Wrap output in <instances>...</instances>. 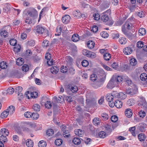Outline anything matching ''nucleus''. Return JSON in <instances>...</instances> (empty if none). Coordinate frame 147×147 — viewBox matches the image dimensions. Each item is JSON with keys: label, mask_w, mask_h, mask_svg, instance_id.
Segmentation results:
<instances>
[{"label": "nucleus", "mask_w": 147, "mask_h": 147, "mask_svg": "<svg viewBox=\"0 0 147 147\" xmlns=\"http://www.w3.org/2000/svg\"><path fill=\"white\" fill-rule=\"evenodd\" d=\"M123 78L121 76L117 74H114L108 84L107 87L109 89H112L118 84V82H121Z\"/></svg>", "instance_id": "1"}, {"label": "nucleus", "mask_w": 147, "mask_h": 147, "mask_svg": "<svg viewBox=\"0 0 147 147\" xmlns=\"http://www.w3.org/2000/svg\"><path fill=\"white\" fill-rule=\"evenodd\" d=\"M129 20H127L122 27V31L123 33L127 37L129 38L132 36V34L127 31L126 29L129 30L132 29L133 27V23L128 22Z\"/></svg>", "instance_id": "2"}, {"label": "nucleus", "mask_w": 147, "mask_h": 147, "mask_svg": "<svg viewBox=\"0 0 147 147\" xmlns=\"http://www.w3.org/2000/svg\"><path fill=\"white\" fill-rule=\"evenodd\" d=\"M24 13L27 16H28L32 17L36 16L37 12L36 10L34 8H31L28 10H25Z\"/></svg>", "instance_id": "3"}, {"label": "nucleus", "mask_w": 147, "mask_h": 147, "mask_svg": "<svg viewBox=\"0 0 147 147\" xmlns=\"http://www.w3.org/2000/svg\"><path fill=\"white\" fill-rule=\"evenodd\" d=\"M101 19L103 22H107L108 25H112L113 23L110 22L108 15L106 14V12L102 13L101 17Z\"/></svg>", "instance_id": "4"}, {"label": "nucleus", "mask_w": 147, "mask_h": 147, "mask_svg": "<svg viewBox=\"0 0 147 147\" xmlns=\"http://www.w3.org/2000/svg\"><path fill=\"white\" fill-rule=\"evenodd\" d=\"M36 32L38 34H45L48 31L45 27L38 25L36 26Z\"/></svg>", "instance_id": "5"}, {"label": "nucleus", "mask_w": 147, "mask_h": 147, "mask_svg": "<svg viewBox=\"0 0 147 147\" xmlns=\"http://www.w3.org/2000/svg\"><path fill=\"white\" fill-rule=\"evenodd\" d=\"M26 94L28 98L29 99L31 98H36L38 96V93L36 92H32L28 91L26 93Z\"/></svg>", "instance_id": "6"}, {"label": "nucleus", "mask_w": 147, "mask_h": 147, "mask_svg": "<svg viewBox=\"0 0 147 147\" xmlns=\"http://www.w3.org/2000/svg\"><path fill=\"white\" fill-rule=\"evenodd\" d=\"M62 131L63 132V134L65 137L67 138L69 135L68 129L65 125H63L61 127Z\"/></svg>", "instance_id": "7"}, {"label": "nucleus", "mask_w": 147, "mask_h": 147, "mask_svg": "<svg viewBox=\"0 0 147 147\" xmlns=\"http://www.w3.org/2000/svg\"><path fill=\"white\" fill-rule=\"evenodd\" d=\"M139 106L144 109H147V103L144 99L140 100L139 103Z\"/></svg>", "instance_id": "8"}, {"label": "nucleus", "mask_w": 147, "mask_h": 147, "mask_svg": "<svg viewBox=\"0 0 147 147\" xmlns=\"http://www.w3.org/2000/svg\"><path fill=\"white\" fill-rule=\"evenodd\" d=\"M146 128H147V125L144 123L140 124L138 126V129L141 132L144 131Z\"/></svg>", "instance_id": "9"}, {"label": "nucleus", "mask_w": 147, "mask_h": 147, "mask_svg": "<svg viewBox=\"0 0 147 147\" xmlns=\"http://www.w3.org/2000/svg\"><path fill=\"white\" fill-rule=\"evenodd\" d=\"M71 19L70 17L68 15H65L62 18V21L63 23L65 24L69 22Z\"/></svg>", "instance_id": "10"}, {"label": "nucleus", "mask_w": 147, "mask_h": 147, "mask_svg": "<svg viewBox=\"0 0 147 147\" xmlns=\"http://www.w3.org/2000/svg\"><path fill=\"white\" fill-rule=\"evenodd\" d=\"M125 115L128 118H130L132 117L133 113L131 110L130 109H127L125 111Z\"/></svg>", "instance_id": "11"}, {"label": "nucleus", "mask_w": 147, "mask_h": 147, "mask_svg": "<svg viewBox=\"0 0 147 147\" xmlns=\"http://www.w3.org/2000/svg\"><path fill=\"white\" fill-rule=\"evenodd\" d=\"M0 36L2 37L5 38L8 36V33L7 31L3 29L0 30Z\"/></svg>", "instance_id": "12"}, {"label": "nucleus", "mask_w": 147, "mask_h": 147, "mask_svg": "<svg viewBox=\"0 0 147 147\" xmlns=\"http://www.w3.org/2000/svg\"><path fill=\"white\" fill-rule=\"evenodd\" d=\"M23 125L21 127V128L24 131L28 130V127L29 125V123L28 122H23L22 123Z\"/></svg>", "instance_id": "13"}, {"label": "nucleus", "mask_w": 147, "mask_h": 147, "mask_svg": "<svg viewBox=\"0 0 147 147\" xmlns=\"http://www.w3.org/2000/svg\"><path fill=\"white\" fill-rule=\"evenodd\" d=\"M9 132L8 130L6 128H2L0 131V134L5 136H8Z\"/></svg>", "instance_id": "14"}, {"label": "nucleus", "mask_w": 147, "mask_h": 147, "mask_svg": "<svg viewBox=\"0 0 147 147\" xmlns=\"http://www.w3.org/2000/svg\"><path fill=\"white\" fill-rule=\"evenodd\" d=\"M6 110L8 112L9 114L11 115L14 113L15 111V107L11 105L9 106Z\"/></svg>", "instance_id": "15"}, {"label": "nucleus", "mask_w": 147, "mask_h": 147, "mask_svg": "<svg viewBox=\"0 0 147 147\" xmlns=\"http://www.w3.org/2000/svg\"><path fill=\"white\" fill-rule=\"evenodd\" d=\"M114 105L117 108H120L122 106V102L120 100L116 99L115 100Z\"/></svg>", "instance_id": "16"}, {"label": "nucleus", "mask_w": 147, "mask_h": 147, "mask_svg": "<svg viewBox=\"0 0 147 147\" xmlns=\"http://www.w3.org/2000/svg\"><path fill=\"white\" fill-rule=\"evenodd\" d=\"M132 52V50L131 48L127 47L123 49V52L125 54L128 55L131 54Z\"/></svg>", "instance_id": "17"}, {"label": "nucleus", "mask_w": 147, "mask_h": 147, "mask_svg": "<svg viewBox=\"0 0 147 147\" xmlns=\"http://www.w3.org/2000/svg\"><path fill=\"white\" fill-rule=\"evenodd\" d=\"M95 42L92 40H89L87 43V46L89 49H92L94 47Z\"/></svg>", "instance_id": "18"}, {"label": "nucleus", "mask_w": 147, "mask_h": 147, "mask_svg": "<svg viewBox=\"0 0 147 147\" xmlns=\"http://www.w3.org/2000/svg\"><path fill=\"white\" fill-rule=\"evenodd\" d=\"M113 97L111 94H108L106 96V99L108 102H111L113 101Z\"/></svg>", "instance_id": "19"}, {"label": "nucleus", "mask_w": 147, "mask_h": 147, "mask_svg": "<svg viewBox=\"0 0 147 147\" xmlns=\"http://www.w3.org/2000/svg\"><path fill=\"white\" fill-rule=\"evenodd\" d=\"M75 133L79 136L82 137L84 134V131L80 129L75 130Z\"/></svg>", "instance_id": "20"}, {"label": "nucleus", "mask_w": 147, "mask_h": 147, "mask_svg": "<svg viewBox=\"0 0 147 147\" xmlns=\"http://www.w3.org/2000/svg\"><path fill=\"white\" fill-rule=\"evenodd\" d=\"M72 40L74 42H77L79 40V36L77 34H74L71 38Z\"/></svg>", "instance_id": "21"}, {"label": "nucleus", "mask_w": 147, "mask_h": 147, "mask_svg": "<svg viewBox=\"0 0 147 147\" xmlns=\"http://www.w3.org/2000/svg\"><path fill=\"white\" fill-rule=\"evenodd\" d=\"M106 75L102 71V73L100 74L99 76V80L100 82L104 81L105 79Z\"/></svg>", "instance_id": "22"}, {"label": "nucleus", "mask_w": 147, "mask_h": 147, "mask_svg": "<svg viewBox=\"0 0 147 147\" xmlns=\"http://www.w3.org/2000/svg\"><path fill=\"white\" fill-rule=\"evenodd\" d=\"M146 138V136L144 134H141L138 135V138L139 140L141 142L144 141L145 140Z\"/></svg>", "instance_id": "23"}, {"label": "nucleus", "mask_w": 147, "mask_h": 147, "mask_svg": "<svg viewBox=\"0 0 147 147\" xmlns=\"http://www.w3.org/2000/svg\"><path fill=\"white\" fill-rule=\"evenodd\" d=\"M24 63V59L22 58H18L16 60V64L19 66L22 65Z\"/></svg>", "instance_id": "24"}, {"label": "nucleus", "mask_w": 147, "mask_h": 147, "mask_svg": "<svg viewBox=\"0 0 147 147\" xmlns=\"http://www.w3.org/2000/svg\"><path fill=\"white\" fill-rule=\"evenodd\" d=\"M138 32L139 35H144L146 34V31L145 28H141L139 30Z\"/></svg>", "instance_id": "25"}, {"label": "nucleus", "mask_w": 147, "mask_h": 147, "mask_svg": "<svg viewBox=\"0 0 147 147\" xmlns=\"http://www.w3.org/2000/svg\"><path fill=\"white\" fill-rule=\"evenodd\" d=\"M119 42L121 44L124 45L127 42V40L125 38L122 37L119 38Z\"/></svg>", "instance_id": "26"}, {"label": "nucleus", "mask_w": 147, "mask_h": 147, "mask_svg": "<svg viewBox=\"0 0 147 147\" xmlns=\"http://www.w3.org/2000/svg\"><path fill=\"white\" fill-rule=\"evenodd\" d=\"M51 72L53 74H55L57 73L59 71L58 68L55 66L52 67L51 69Z\"/></svg>", "instance_id": "27"}, {"label": "nucleus", "mask_w": 147, "mask_h": 147, "mask_svg": "<svg viewBox=\"0 0 147 147\" xmlns=\"http://www.w3.org/2000/svg\"><path fill=\"white\" fill-rule=\"evenodd\" d=\"M9 113L6 110L2 112L1 114L0 117L1 118L3 119L6 118L8 116Z\"/></svg>", "instance_id": "28"}, {"label": "nucleus", "mask_w": 147, "mask_h": 147, "mask_svg": "<svg viewBox=\"0 0 147 147\" xmlns=\"http://www.w3.org/2000/svg\"><path fill=\"white\" fill-rule=\"evenodd\" d=\"M7 63L4 61H2L0 63V70L1 69H4L7 68Z\"/></svg>", "instance_id": "29"}, {"label": "nucleus", "mask_w": 147, "mask_h": 147, "mask_svg": "<svg viewBox=\"0 0 147 147\" xmlns=\"http://www.w3.org/2000/svg\"><path fill=\"white\" fill-rule=\"evenodd\" d=\"M47 145V143L45 141L43 140L40 141L38 143L39 147H46Z\"/></svg>", "instance_id": "30"}, {"label": "nucleus", "mask_w": 147, "mask_h": 147, "mask_svg": "<svg viewBox=\"0 0 147 147\" xmlns=\"http://www.w3.org/2000/svg\"><path fill=\"white\" fill-rule=\"evenodd\" d=\"M33 109L35 111H39L40 109V106L38 104H36L33 105Z\"/></svg>", "instance_id": "31"}, {"label": "nucleus", "mask_w": 147, "mask_h": 147, "mask_svg": "<svg viewBox=\"0 0 147 147\" xmlns=\"http://www.w3.org/2000/svg\"><path fill=\"white\" fill-rule=\"evenodd\" d=\"M140 78L142 81H145L147 79V75L146 73H142L140 75Z\"/></svg>", "instance_id": "32"}, {"label": "nucleus", "mask_w": 147, "mask_h": 147, "mask_svg": "<svg viewBox=\"0 0 147 147\" xmlns=\"http://www.w3.org/2000/svg\"><path fill=\"white\" fill-rule=\"evenodd\" d=\"M26 145L28 147H32L33 145V141L30 139H28L26 141Z\"/></svg>", "instance_id": "33"}, {"label": "nucleus", "mask_w": 147, "mask_h": 147, "mask_svg": "<svg viewBox=\"0 0 147 147\" xmlns=\"http://www.w3.org/2000/svg\"><path fill=\"white\" fill-rule=\"evenodd\" d=\"M136 127L135 126L130 127L129 129V131L131 132L132 135L134 136H136L135 133Z\"/></svg>", "instance_id": "34"}, {"label": "nucleus", "mask_w": 147, "mask_h": 147, "mask_svg": "<svg viewBox=\"0 0 147 147\" xmlns=\"http://www.w3.org/2000/svg\"><path fill=\"white\" fill-rule=\"evenodd\" d=\"M104 59L107 61L109 60L111 57V55L109 53H105L103 55Z\"/></svg>", "instance_id": "35"}, {"label": "nucleus", "mask_w": 147, "mask_h": 147, "mask_svg": "<svg viewBox=\"0 0 147 147\" xmlns=\"http://www.w3.org/2000/svg\"><path fill=\"white\" fill-rule=\"evenodd\" d=\"M7 141V138L6 136L3 135H1L0 136V142L5 143Z\"/></svg>", "instance_id": "36"}, {"label": "nucleus", "mask_w": 147, "mask_h": 147, "mask_svg": "<svg viewBox=\"0 0 147 147\" xmlns=\"http://www.w3.org/2000/svg\"><path fill=\"white\" fill-rule=\"evenodd\" d=\"M119 98L121 99H125L126 97V93L123 92L119 93Z\"/></svg>", "instance_id": "37"}, {"label": "nucleus", "mask_w": 147, "mask_h": 147, "mask_svg": "<svg viewBox=\"0 0 147 147\" xmlns=\"http://www.w3.org/2000/svg\"><path fill=\"white\" fill-rule=\"evenodd\" d=\"M124 78L126 81V82L127 83L128 85L131 86L132 84V82L131 80L127 76H125L124 77Z\"/></svg>", "instance_id": "38"}, {"label": "nucleus", "mask_w": 147, "mask_h": 147, "mask_svg": "<svg viewBox=\"0 0 147 147\" xmlns=\"http://www.w3.org/2000/svg\"><path fill=\"white\" fill-rule=\"evenodd\" d=\"M111 67L113 69L117 70L119 68V64L117 62H113L111 65Z\"/></svg>", "instance_id": "39"}, {"label": "nucleus", "mask_w": 147, "mask_h": 147, "mask_svg": "<svg viewBox=\"0 0 147 147\" xmlns=\"http://www.w3.org/2000/svg\"><path fill=\"white\" fill-rule=\"evenodd\" d=\"M73 143L76 145H79L81 143V141L80 139L77 138H75L73 140Z\"/></svg>", "instance_id": "40"}, {"label": "nucleus", "mask_w": 147, "mask_h": 147, "mask_svg": "<svg viewBox=\"0 0 147 147\" xmlns=\"http://www.w3.org/2000/svg\"><path fill=\"white\" fill-rule=\"evenodd\" d=\"M135 102V101L132 98L129 99L127 101V104L129 106L134 105Z\"/></svg>", "instance_id": "41"}, {"label": "nucleus", "mask_w": 147, "mask_h": 147, "mask_svg": "<svg viewBox=\"0 0 147 147\" xmlns=\"http://www.w3.org/2000/svg\"><path fill=\"white\" fill-rule=\"evenodd\" d=\"M130 64L132 66H134L137 63V61L136 59L133 58L131 59L130 60Z\"/></svg>", "instance_id": "42"}, {"label": "nucleus", "mask_w": 147, "mask_h": 147, "mask_svg": "<svg viewBox=\"0 0 147 147\" xmlns=\"http://www.w3.org/2000/svg\"><path fill=\"white\" fill-rule=\"evenodd\" d=\"M63 143V140L61 139H57L55 140V144L57 146H60Z\"/></svg>", "instance_id": "43"}, {"label": "nucleus", "mask_w": 147, "mask_h": 147, "mask_svg": "<svg viewBox=\"0 0 147 147\" xmlns=\"http://www.w3.org/2000/svg\"><path fill=\"white\" fill-rule=\"evenodd\" d=\"M31 118L34 120H36L39 117V115L37 113H33L32 114Z\"/></svg>", "instance_id": "44"}, {"label": "nucleus", "mask_w": 147, "mask_h": 147, "mask_svg": "<svg viewBox=\"0 0 147 147\" xmlns=\"http://www.w3.org/2000/svg\"><path fill=\"white\" fill-rule=\"evenodd\" d=\"M46 133L47 135L48 136H51L53 134L54 131L52 129H49L47 131Z\"/></svg>", "instance_id": "45"}, {"label": "nucleus", "mask_w": 147, "mask_h": 147, "mask_svg": "<svg viewBox=\"0 0 147 147\" xmlns=\"http://www.w3.org/2000/svg\"><path fill=\"white\" fill-rule=\"evenodd\" d=\"M112 94L113 98L115 99L119 98V93L117 91H113L111 93Z\"/></svg>", "instance_id": "46"}, {"label": "nucleus", "mask_w": 147, "mask_h": 147, "mask_svg": "<svg viewBox=\"0 0 147 147\" xmlns=\"http://www.w3.org/2000/svg\"><path fill=\"white\" fill-rule=\"evenodd\" d=\"M14 90L13 88L9 87L7 90V93L9 94H11L14 92Z\"/></svg>", "instance_id": "47"}, {"label": "nucleus", "mask_w": 147, "mask_h": 147, "mask_svg": "<svg viewBox=\"0 0 147 147\" xmlns=\"http://www.w3.org/2000/svg\"><path fill=\"white\" fill-rule=\"evenodd\" d=\"M100 35L102 37L104 38H107L109 36V34L106 32L103 31L100 33Z\"/></svg>", "instance_id": "48"}, {"label": "nucleus", "mask_w": 147, "mask_h": 147, "mask_svg": "<svg viewBox=\"0 0 147 147\" xmlns=\"http://www.w3.org/2000/svg\"><path fill=\"white\" fill-rule=\"evenodd\" d=\"M49 45V41L47 40H44L42 44V45L44 47H46Z\"/></svg>", "instance_id": "49"}, {"label": "nucleus", "mask_w": 147, "mask_h": 147, "mask_svg": "<svg viewBox=\"0 0 147 147\" xmlns=\"http://www.w3.org/2000/svg\"><path fill=\"white\" fill-rule=\"evenodd\" d=\"M97 78V76L94 74H92L90 76V80L92 81H94Z\"/></svg>", "instance_id": "50"}, {"label": "nucleus", "mask_w": 147, "mask_h": 147, "mask_svg": "<svg viewBox=\"0 0 147 147\" xmlns=\"http://www.w3.org/2000/svg\"><path fill=\"white\" fill-rule=\"evenodd\" d=\"M138 114L140 117L142 118L146 116L145 112L142 110L140 111L138 113Z\"/></svg>", "instance_id": "51"}, {"label": "nucleus", "mask_w": 147, "mask_h": 147, "mask_svg": "<svg viewBox=\"0 0 147 147\" xmlns=\"http://www.w3.org/2000/svg\"><path fill=\"white\" fill-rule=\"evenodd\" d=\"M45 107L47 109H50L52 107L51 102L50 101H47L45 103Z\"/></svg>", "instance_id": "52"}, {"label": "nucleus", "mask_w": 147, "mask_h": 147, "mask_svg": "<svg viewBox=\"0 0 147 147\" xmlns=\"http://www.w3.org/2000/svg\"><path fill=\"white\" fill-rule=\"evenodd\" d=\"M35 45V42L33 40H30L27 43V45L30 46H33Z\"/></svg>", "instance_id": "53"}, {"label": "nucleus", "mask_w": 147, "mask_h": 147, "mask_svg": "<svg viewBox=\"0 0 147 147\" xmlns=\"http://www.w3.org/2000/svg\"><path fill=\"white\" fill-rule=\"evenodd\" d=\"M70 90L73 93H74L77 92L78 89L77 86H74L71 87Z\"/></svg>", "instance_id": "54"}, {"label": "nucleus", "mask_w": 147, "mask_h": 147, "mask_svg": "<svg viewBox=\"0 0 147 147\" xmlns=\"http://www.w3.org/2000/svg\"><path fill=\"white\" fill-rule=\"evenodd\" d=\"M106 134L104 131H101L99 132L98 134V136L99 137L101 138H103L106 136Z\"/></svg>", "instance_id": "55"}, {"label": "nucleus", "mask_w": 147, "mask_h": 147, "mask_svg": "<svg viewBox=\"0 0 147 147\" xmlns=\"http://www.w3.org/2000/svg\"><path fill=\"white\" fill-rule=\"evenodd\" d=\"M32 113L29 112H27L24 114L25 117L26 118H30L31 117Z\"/></svg>", "instance_id": "56"}, {"label": "nucleus", "mask_w": 147, "mask_h": 147, "mask_svg": "<svg viewBox=\"0 0 147 147\" xmlns=\"http://www.w3.org/2000/svg\"><path fill=\"white\" fill-rule=\"evenodd\" d=\"M67 67L62 66L61 67L60 71L62 73H65L67 71Z\"/></svg>", "instance_id": "57"}, {"label": "nucleus", "mask_w": 147, "mask_h": 147, "mask_svg": "<svg viewBox=\"0 0 147 147\" xmlns=\"http://www.w3.org/2000/svg\"><path fill=\"white\" fill-rule=\"evenodd\" d=\"M138 93L137 89L136 88L134 89H132V90L131 91L130 95L131 96H134L136 94Z\"/></svg>", "instance_id": "58"}, {"label": "nucleus", "mask_w": 147, "mask_h": 147, "mask_svg": "<svg viewBox=\"0 0 147 147\" xmlns=\"http://www.w3.org/2000/svg\"><path fill=\"white\" fill-rule=\"evenodd\" d=\"M10 44L12 46H15L17 43V41L13 39H11L9 41Z\"/></svg>", "instance_id": "59"}, {"label": "nucleus", "mask_w": 147, "mask_h": 147, "mask_svg": "<svg viewBox=\"0 0 147 147\" xmlns=\"http://www.w3.org/2000/svg\"><path fill=\"white\" fill-rule=\"evenodd\" d=\"M22 69L23 71L26 72L29 69V67L27 65H24L22 67Z\"/></svg>", "instance_id": "60"}, {"label": "nucleus", "mask_w": 147, "mask_h": 147, "mask_svg": "<svg viewBox=\"0 0 147 147\" xmlns=\"http://www.w3.org/2000/svg\"><path fill=\"white\" fill-rule=\"evenodd\" d=\"M144 44L143 42L141 41H138L137 43V46L140 48L144 47Z\"/></svg>", "instance_id": "61"}, {"label": "nucleus", "mask_w": 147, "mask_h": 147, "mask_svg": "<svg viewBox=\"0 0 147 147\" xmlns=\"http://www.w3.org/2000/svg\"><path fill=\"white\" fill-rule=\"evenodd\" d=\"M74 15H75V16L79 17L81 16V13L79 11L77 10L74 11Z\"/></svg>", "instance_id": "62"}, {"label": "nucleus", "mask_w": 147, "mask_h": 147, "mask_svg": "<svg viewBox=\"0 0 147 147\" xmlns=\"http://www.w3.org/2000/svg\"><path fill=\"white\" fill-rule=\"evenodd\" d=\"M111 120L113 122H116L118 120V117L116 115L112 116L111 117Z\"/></svg>", "instance_id": "63"}, {"label": "nucleus", "mask_w": 147, "mask_h": 147, "mask_svg": "<svg viewBox=\"0 0 147 147\" xmlns=\"http://www.w3.org/2000/svg\"><path fill=\"white\" fill-rule=\"evenodd\" d=\"M82 64L83 67H86L88 65V62L86 60H84L82 62Z\"/></svg>", "instance_id": "64"}]
</instances>
